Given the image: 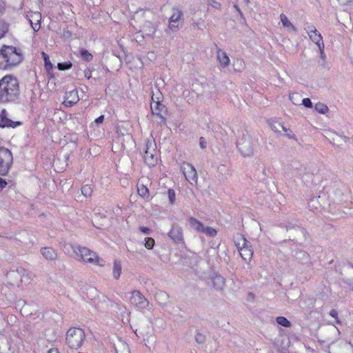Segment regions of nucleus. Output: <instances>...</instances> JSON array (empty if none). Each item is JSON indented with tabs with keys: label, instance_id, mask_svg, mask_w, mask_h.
<instances>
[{
	"label": "nucleus",
	"instance_id": "obj_43",
	"mask_svg": "<svg viewBox=\"0 0 353 353\" xmlns=\"http://www.w3.org/2000/svg\"><path fill=\"white\" fill-rule=\"evenodd\" d=\"M31 17L37 21L38 22H40V20H41V14L39 12H34L33 13V14L31 16Z\"/></svg>",
	"mask_w": 353,
	"mask_h": 353
},
{
	"label": "nucleus",
	"instance_id": "obj_16",
	"mask_svg": "<svg viewBox=\"0 0 353 353\" xmlns=\"http://www.w3.org/2000/svg\"><path fill=\"white\" fill-rule=\"evenodd\" d=\"M239 252L242 259L243 260L244 263H250L251 262L253 252L250 248V245H248L246 247H241L240 250H239Z\"/></svg>",
	"mask_w": 353,
	"mask_h": 353
},
{
	"label": "nucleus",
	"instance_id": "obj_29",
	"mask_svg": "<svg viewBox=\"0 0 353 353\" xmlns=\"http://www.w3.org/2000/svg\"><path fill=\"white\" fill-rule=\"evenodd\" d=\"M276 323L283 327H290L291 323L284 316H278L276 319Z\"/></svg>",
	"mask_w": 353,
	"mask_h": 353
},
{
	"label": "nucleus",
	"instance_id": "obj_22",
	"mask_svg": "<svg viewBox=\"0 0 353 353\" xmlns=\"http://www.w3.org/2000/svg\"><path fill=\"white\" fill-rule=\"evenodd\" d=\"M234 243L238 248V250H240L241 247H246L248 245V241L241 234L236 235V236L235 237Z\"/></svg>",
	"mask_w": 353,
	"mask_h": 353
},
{
	"label": "nucleus",
	"instance_id": "obj_24",
	"mask_svg": "<svg viewBox=\"0 0 353 353\" xmlns=\"http://www.w3.org/2000/svg\"><path fill=\"white\" fill-rule=\"evenodd\" d=\"M280 19L283 24V26L285 28H289L290 30H295L294 26L292 24V23L289 21L288 18L284 14H281L280 15Z\"/></svg>",
	"mask_w": 353,
	"mask_h": 353
},
{
	"label": "nucleus",
	"instance_id": "obj_25",
	"mask_svg": "<svg viewBox=\"0 0 353 353\" xmlns=\"http://www.w3.org/2000/svg\"><path fill=\"white\" fill-rule=\"evenodd\" d=\"M137 192L138 194L142 197V198H148L149 196V190L148 188L144 185H139L137 187Z\"/></svg>",
	"mask_w": 353,
	"mask_h": 353
},
{
	"label": "nucleus",
	"instance_id": "obj_53",
	"mask_svg": "<svg viewBox=\"0 0 353 353\" xmlns=\"http://www.w3.org/2000/svg\"><path fill=\"white\" fill-rule=\"evenodd\" d=\"M236 8L237 11H238L239 12H240V10H239V8H237L236 7Z\"/></svg>",
	"mask_w": 353,
	"mask_h": 353
},
{
	"label": "nucleus",
	"instance_id": "obj_19",
	"mask_svg": "<svg viewBox=\"0 0 353 353\" xmlns=\"http://www.w3.org/2000/svg\"><path fill=\"white\" fill-rule=\"evenodd\" d=\"M329 197L334 203H342L344 201L343 192L341 190L336 189L329 195Z\"/></svg>",
	"mask_w": 353,
	"mask_h": 353
},
{
	"label": "nucleus",
	"instance_id": "obj_21",
	"mask_svg": "<svg viewBox=\"0 0 353 353\" xmlns=\"http://www.w3.org/2000/svg\"><path fill=\"white\" fill-rule=\"evenodd\" d=\"M214 287L217 290H222L225 284V279L220 275H216L212 279Z\"/></svg>",
	"mask_w": 353,
	"mask_h": 353
},
{
	"label": "nucleus",
	"instance_id": "obj_37",
	"mask_svg": "<svg viewBox=\"0 0 353 353\" xmlns=\"http://www.w3.org/2000/svg\"><path fill=\"white\" fill-rule=\"evenodd\" d=\"M243 61L241 59H237L234 61V65L236 67V70H241L243 68Z\"/></svg>",
	"mask_w": 353,
	"mask_h": 353
},
{
	"label": "nucleus",
	"instance_id": "obj_15",
	"mask_svg": "<svg viewBox=\"0 0 353 353\" xmlns=\"http://www.w3.org/2000/svg\"><path fill=\"white\" fill-rule=\"evenodd\" d=\"M79 101L78 91L76 89L65 92L64 104L70 107L76 104Z\"/></svg>",
	"mask_w": 353,
	"mask_h": 353
},
{
	"label": "nucleus",
	"instance_id": "obj_49",
	"mask_svg": "<svg viewBox=\"0 0 353 353\" xmlns=\"http://www.w3.org/2000/svg\"><path fill=\"white\" fill-rule=\"evenodd\" d=\"M48 353H60V352H59V350L58 348L52 347L48 350Z\"/></svg>",
	"mask_w": 353,
	"mask_h": 353
},
{
	"label": "nucleus",
	"instance_id": "obj_10",
	"mask_svg": "<svg viewBox=\"0 0 353 353\" xmlns=\"http://www.w3.org/2000/svg\"><path fill=\"white\" fill-rule=\"evenodd\" d=\"M305 29L310 39L319 47L321 54L323 53L324 43L321 34L317 31L315 26L312 24H307Z\"/></svg>",
	"mask_w": 353,
	"mask_h": 353
},
{
	"label": "nucleus",
	"instance_id": "obj_8",
	"mask_svg": "<svg viewBox=\"0 0 353 353\" xmlns=\"http://www.w3.org/2000/svg\"><path fill=\"white\" fill-rule=\"evenodd\" d=\"M183 14L177 8L172 10V14L169 19V29L172 32L177 31L183 23Z\"/></svg>",
	"mask_w": 353,
	"mask_h": 353
},
{
	"label": "nucleus",
	"instance_id": "obj_30",
	"mask_svg": "<svg viewBox=\"0 0 353 353\" xmlns=\"http://www.w3.org/2000/svg\"><path fill=\"white\" fill-rule=\"evenodd\" d=\"M81 193L85 197H90L92 194V188L90 185H85L81 188Z\"/></svg>",
	"mask_w": 353,
	"mask_h": 353
},
{
	"label": "nucleus",
	"instance_id": "obj_28",
	"mask_svg": "<svg viewBox=\"0 0 353 353\" xmlns=\"http://www.w3.org/2000/svg\"><path fill=\"white\" fill-rule=\"evenodd\" d=\"M201 232L211 237L215 236L217 234V232L214 228L212 227H205L204 225Z\"/></svg>",
	"mask_w": 353,
	"mask_h": 353
},
{
	"label": "nucleus",
	"instance_id": "obj_5",
	"mask_svg": "<svg viewBox=\"0 0 353 353\" xmlns=\"http://www.w3.org/2000/svg\"><path fill=\"white\" fill-rule=\"evenodd\" d=\"M74 252L85 263H99L102 261L96 252L86 247L76 246Z\"/></svg>",
	"mask_w": 353,
	"mask_h": 353
},
{
	"label": "nucleus",
	"instance_id": "obj_51",
	"mask_svg": "<svg viewBox=\"0 0 353 353\" xmlns=\"http://www.w3.org/2000/svg\"><path fill=\"white\" fill-rule=\"evenodd\" d=\"M249 296H250L251 299H254V295L252 293H250Z\"/></svg>",
	"mask_w": 353,
	"mask_h": 353
},
{
	"label": "nucleus",
	"instance_id": "obj_14",
	"mask_svg": "<svg viewBox=\"0 0 353 353\" xmlns=\"http://www.w3.org/2000/svg\"><path fill=\"white\" fill-rule=\"evenodd\" d=\"M150 108L152 114H157V116H160L161 118H163L161 114L165 112V106L160 102L159 97H157L156 100L154 98V94L152 96Z\"/></svg>",
	"mask_w": 353,
	"mask_h": 353
},
{
	"label": "nucleus",
	"instance_id": "obj_50",
	"mask_svg": "<svg viewBox=\"0 0 353 353\" xmlns=\"http://www.w3.org/2000/svg\"><path fill=\"white\" fill-rule=\"evenodd\" d=\"M155 32V28H152L151 30H150L148 34L153 35Z\"/></svg>",
	"mask_w": 353,
	"mask_h": 353
},
{
	"label": "nucleus",
	"instance_id": "obj_3",
	"mask_svg": "<svg viewBox=\"0 0 353 353\" xmlns=\"http://www.w3.org/2000/svg\"><path fill=\"white\" fill-rule=\"evenodd\" d=\"M85 340V334L81 328L70 327L65 336V342L68 347L72 350H79Z\"/></svg>",
	"mask_w": 353,
	"mask_h": 353
},
{
	"label": "nucleus",
	"instance_id": "obj_11",
	"mask_svg": "<svg viewBox=\"0 0 353 353\" xmlns=\"http://www.w3.org/2000/svg\"><path fill=\"white\" fill-rule=\"evenodd\" d=\"M130 303L138 309L146 308L149 304L148 301L139 290H134L132 292Z\"/></svg>",
	"mask_w": 353,
	"mask_h": 353
},
{
	"label": "nucleus",
	"instance_id": "obj_2",
	"mask_svg": "<svg viewBox=\"0 0 353 353\" xmlns=\"http://www.w3.org/2000/svg\"><path fill=\"white\" fill-rule=\"evenodd\" d=\"M19 93V81L15 77L8 74L0 80V103L15 101L18 99Z\"/></svg>",
	"mask_w": 353,
	"mask_h": 353
},
{
	"label": "nucleus",
	"instance_id": "obj_31",
	"mask_svg": "<svg viewBox=\"0 0 353 353\" xmlns=\"http://www.w3.org/2000/svg\"><path fill=\"white\" fill-rule=\"evenodd\" d=\"M81 57L86 61H90L93 58L92 54L85 49H82L81 50Z\"/></svg>",
	"mask_w": 353,
	"mask_h": 353
},
{
	"label": "nucleus",
	"instance_id": "obj_40",
	"mask_svg": "<svg viewBox=\"0 0 353 353\" xmlns=\"http://www.w3.org/2000/svg\"><path fill=\"white\" fill-rule=\"evenodd\" d=\"M208 1L214 8L219 9L221 7V4L216 0H208Z\"/></svg>",
	"mask_w": 353,
	"mask_h": 353
},
{
	"label": "nucleus",
	"instance_id": "obj_6",
	"mask_svg": "<svg viewBox=\"0 0 353 353\" xmlns=\"http://www.w3.org/2000/svg\"><path fill=\"white\" fill-rule=\"evenodd\" d=\"M143 159L149 166H154L158 161V152L154 140H148L145 144Z\"/></svg>",
	"mask_w": 353,
	"mask_h": 353
},
{
	"label": "nucleus",
	"instance_id": "obj_55",
	"mask_svg": "<svg viewBox=\"0 0 353 353\" xmlns=\"http://www.w3.org/2000/svg\"><path fill=\"white\" fill-rule=\"evenodd\" d=\"M246 1H248V0H246Z\"/></svg>",
	"mask_w": 353,
	"mask_h": 353
},
{
	"label": "nucleus",
	"instance_id": "obj_4",
	"mask_svg": "<svg viewBox=\"0 0 353 353\" xmlns=\"http://www.w3.org/2000/svg\"><path fill=\"white\" fill-rule=\"evenodd\" d=\"M257 141L249 134H244L239 139L237 147L243 157H250L254 154Z\"/></svg>",
	"mask_w": 353,
	"mask_h": 353
},
{
	"label": "nucleus",
	"instance_id": "obj_17",
	"mask_svg": "<svg viewBox=\"0 0 353 353\" xmlns=\"http://www.w3.org/2000/svg\"><path fill=\"white\" fill-rule=\"evenodd\" d=\"M216 55L217 59L222 67L225 68L230 65V58L224 51L221 49H218L216 50Z\"/></svg>",
	"mask_w": 353,
	"mask_h": 353
},
{
	"label": "nucleus",
	"instance_id": "obj_41",
	"mask_svg": "<svg viewBox=\"0 0 353 353\" xmlns=\"http://www.w3.org/2000/svg\"><path fill=\"white\" fill-rule=\"evenodd\" d=\"M30 21L31 23V26L34 31H38L40 29L41 26L39 22L37 21L35 23H33L32 19H30Z\"/></svg>",
	"mask_w": 353,
	"mask_h": 353
},
{
	"label": "nucleus",
	"instance_id": "obj_47",
	"mask_svg": "<svg viewBox=\"0 0 353 353\" xmlns=\"http://www.w3.org/2000/svg\"><path fill=\"white\" fill-rule=\"evenodd\" d=\"M7 185L6 181L4 179L0 178V190L6 187Z\"/></svg>",
	"mask_w": 353,
	"mask_h": 353
},
{
	"label": "nucleus",
	"instance_id": "obj_33",
	"mask_svg": "<svg viewBox=\"0 0 353 353\" xmlns=\"http://www.w3.org/2000/svg\"><path fill=\"white\" fill-rule=\"evenodd\" d=\"M145 247L147 249H152L154 245V240L152 238L147 237L145 239Z\"/></svg>",
	"mask_w": 353,
	"mask_h": 353
},
{
	"label": "nucleus",
	"instance_id": "obj_34",
	"mask_svg": "<svg viewBox=\"0 0 353 353\" xmlns=\"http://www.w3.org/2000/svg\"><path fill=\"white\" fill-rule=\"evenodd\" d=\"M71 67H72V63L70 61L58 63V69L60 70L70 69Z\"/></svg>",
	"mask_w": 353,
	"mask_h": 353
},
{
	"label": "nucleus",
	"instance_id": "obj_32",
	"mask_svg": "<svg viewBox=\"0 0 353 353\" xmlns=\"http://www.w3.org/2000/svg\"><path fill=\"white\" fill-rule=\"evenodd\" d=\"M42 57L43 58L44 62H45V67L46 70H50L52 69V64L51 63L50 61V58L47 54H46L44 52L41 54Z\"/></svg>",
	"mask_w": 353,
	"mask_h": 353
},
{
	"label": "nucleus",
	"instance_id": "obj_44",
	"mask_svg": "<svg viewBox=\"0 0 353 353\" xmlns=\"http://www.w3.org/2000/svg\"><path fill=\"white\" fill-rule=\"evenodd\" d=\"M103 121H104V116L101 115L100 117H99L98 118H97L94 120V123L97 125H99V124H101L103 122Z\"/></svg>",
	"mask_w": 353,
	"mask_h": 353
},
{
	"label": "nucleus",
	"instance_id": "obj_7",
	"mask_svg": "<svg viewBox=\"0 0 353 353\" xmlns=\"http://www.w3.org/2000/svg\"><path fill=\"white\" fill-rule=\"evenodd\" d=\"M12 161L13 157L11 152L8 149H1L0 150V175L7 174Z\"/></svg>",
	"mask_w": 353,
	"mask_h": 353
},
{
	"label": "nucleus",
	"instance_id": "obj_1",
	"mask_svg": "<svg viewBox=\"0 0 353 353\" xmlns=\"http://www.w3.org/2000/svg\"><path fill=\"white\" fill-rule=\"evenodd\" d=\"M23 59L20 48L13 46L3 45L0 49V69L12 70Z\"/></svg>",
	"mask_w": 353,
	"mask_h": 353
},
{
	"label": "nucleus",
	"instance_id": "obj_26",
	"mask_svg": "<svg viewBox=\"0 0 353 353\" xmlns=\"http://www.w3.org/2000/svg\"><path fill=\"white\" fill-rule=\"evenodd\" d=\"M315 110L320 114H325L328 112V107L323 103H316L314 106Z\"/></svg>",
	"mask_w": 353,
	"mask_h": 353
},
{
	"label": "nucleus",
	"instance_id": "obj_39",
	"mask_svg": "<svg viewBox=\"0 0 353 353\" xmlns=\"http://www.w3.org/2000/svg\"><path fill=\"white\" fill-rule=\"evenodd\" d=\"M302 104L307 107V108H312V103L311 100L309 98H304L302 100Z\"/></svg>",
	"mask_w": 353,
	"mask_h": 353
},
{
	"label": "nucleus",
	"instance_id": "obj_52",
	"mask_svg": "<svg viewBox=\"0 0 353 353\" xmlns=\"http://www.w3.org/2000/svg\"><path fill=\"white\" fill-rule=\"evenodd\" d=\"M1 149H6V148H4V147H3V146H0V150H1Z\"/></svg>",
	"mask_w": 353,
	"mask_h": 353
},
{
	"label": "nucleus",
	"instance_id": "obj_36",
	"mask_svg": "<svg viewBox=\"0 0 353 353\" xmlns=\"http://www.w3.org/2000/svg\"><path fill=\"white\" fill-rule=\"evenodd\" d=\"M168 198H169V201H170V203L171 204H173L174 203V201H175V192L174 191V190L172 189H169L168 190Z\"/></svg>",
	"mask_w": 353,
	"mask_h": 353
},
{
	"label": "nucleus",
	"instance_id": "obj_38",
	"mask_svg": "<svg viewBox=\"0 0 353 353\" xmlns=\"http://www.w3.org/2000/svg\"><path fill=\"white\" fill-rule=\"evenodd\" d=\"M205 335H203L201 333H197L195 336L196 341L199 343H203L205 341Z\"/></svg>",
	"mask_w": 353,
	"mask_h": 353
},
{
	"label": "nucleus",
	"instance_id": "obj_46",
	"mask_svg": "<svg viewBox=\"0 0 353 353\" xmlns=\"http://www.w3.org/2000/svg\"><path fill=\"white\" fill-rule=\"evenodd\" d=\"M330 315L334 319H337L338 312L336 310L333 309L330 312Z\"/></svg>",
	"mask_w": 353,
	"mask_h": 353
},
{
	"label": "nucleus",
	"instance_id": "obj_42",
	"mask_svg": "<svg viewBox=\"0 0 353 353\" xmlns=\"http://www.w3.org/2000/svg\"><path fill=\"white\" fill-rule=\"evenodd\" d=\"M139 230L145 234H150L151 233V230L147 227L141 226L139 228Z\"/></svg>",
	"mask_w": 353,
	"mask_h": 353
},
{
	"label": "nucleus",
	"instance_id": "obj_23",
	"mask_svg": "<svg viewBox=\"0 0 353 353\" xmlns=\"http://www.w3.org/2000/svg\"><path fill=\"white\" fill-rule=\"evenodd\" d=\"M9 30V24L3 19L0 18V39L3 37Z\"/></svg>",
	"mask_w": 353,
	"mask_h": 353
},
{
	"label": "nucleus",
	"instance_id": "obj_18",
	"mask_svg": "<svg viewBox=\"0 0 353 353\" xmlns=\"http://www.w3.org/2000/svg\"><path fill=\"white\" fill-rule=\"evenodd\" d=\"M41 253L44 258L50 261H53L57 256L56 251L52 248H41Z\"/></svg>",
	"mask_w": 353,
	"mask_h": 353
},
{
	"label": "nucleus",
	"instance_id": "obj_13",
	"mask_svg": "<svg viewBox=\"0 0 353 353\" xmlns=\"http://www.w3.org/2000/svg\"><path fill=\"white\" fill-rule=\"evenodd\" d=\"M7 111L3 109L0 113V127L1 128H16L21 124L19 121H13L8 117Z\"/></svg>",
	"mask_w": 353,
	"mask_h": 353
},
{
	"label": "nucleus",
	"instance_id": "obj_54",
	"mask_svg": "<svg viewBox=\"0 0 353 353\" xmlns=\"http://www.w3.org/2000/svg\"><path fill=\"white\" fill-rule=\"evenodd\" d=\"M70 247H72L73 250L75 248V247H72V245H70Z\"/></svg>",
	"mask_w": 353,
	"mask_h": 353
},
{
	"label": "nucleus",
	"instance_id": "obj_35",
	"mask_svg": "<svg viewBox=\"0 0 353 353\" xmlns=\"http://www.w3.org/2000/svg\"><path fill=\"white\" fill-rule=\"evenodd\" d=\"M121 273V266H114V268L112 270V274H113V276L115 279H118L120 277Z\"/></svg>",
	"mask_w": 353,
	"mask_h": 353
},
{
	"label": "nucleus",
	"instance_id": "obj_45",
	"mask_svg": "<svg viewBox=\"0 0 353 353\" xmlns=\"http://www.w3.org/2000/svg\"><path fill=\"white\" fill-rule=\"evenodd\" d=\"M288 130L287 132H284L285 135L287 136L290 139H295L294 134L292 132V131L290 129H288Z\"/></svg>",
	"mask_w": 353,
	"mask_h": 353
},
{
	"label": "nucleus",
	"instance_id": "obj_12",
	"mask_svg": "<svg viewBox=\"0 0 353 353\" xmlns=\"http://www.w3.org/2000/svg\"><path fill=\"white\" fill-rule=\"evenodd\" d=\"M168 236L178 244L184 243L183 230L179 225H173L168 232Z\"/></svg>",
	"mask_w": 353,
	"mask_h": 353
},
{
	"label": "nucleus",
	"instance_id": "obj_20",
	"mask_svg": "<svg viewBox=\"0 0 353 353\" xmlns=\"http://www.w3.org/2000/svg\"><path fill=\"white\" fill-rule=\"evenodd\" d=\"M188 222L192 229L196 230L198 232H201L203 225L201 221L194 217H190L188 219Z\"/></svg>",
	"mask_w": 353,
	"mask_h": 353
},
{
	"label": "nucleus",
	"instance_id": "obj_27",
	"mask_svg": "<svg viewBox=\"0 0 353 353\" xmlns=\"http://www.w3.org/2000/svg\"><path fill=\"white\" fill-rule=\"evenodd\" d=\"M270 127L272 130L276 132H280V129H282L283 132H287L288 130L285 127H284L281 123L279 122H273L270 123Z\"/></svg>",
	"mask_w": 353,
	"mask_h": 353
},
{
	"label": "nucleus",
	"instance_id": "obj_9",
	"mask_svg": "<svg viewBox=\"0 0 353 353\" xmlns=\"http://www.w3.org/2000/svg\"><path fill=\"white\" fill-rule=\"evenodd\" d=\"M181 170L184 174L186 180L192 185L197 183L198 175L194 167L189 163H183L181 165Z\"/></svg>",
	"mask_w": 353,
	"mask_h": 353
},
{
	"label": "nucleus",
	"instance_id": "obj_48",
	"mask_svg": "<svg viewBox=\"0 0 353 353\" xmlns=\"http://www.w3.org/2000/svg\"><path fill=\"white\" fill-rule=\"evenodd\" d=\"M199 143L201 148H205L206 147L205 139L203 137L200 138Z\"/></svg>",
	"mask_w": 353,
	"mask_h": 353
}]
</instances>
